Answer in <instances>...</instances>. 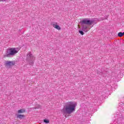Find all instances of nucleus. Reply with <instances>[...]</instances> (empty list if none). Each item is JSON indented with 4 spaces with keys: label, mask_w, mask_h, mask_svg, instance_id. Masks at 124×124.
Here are the masks:
<instances>
[{
    "label": "nucleus",
    "mask_w": 124,
    "mask_h": 124,
    "mask_svg": "<svg viewBox=\"0 0 124 124\" xmlns=\"http://www.w3.org/2000/svg\"><path fill=\"white\" fill-rule=\"evenodd\" d=\"M79 32L80 34H81V35H84V32H83V31H79Z\"/></svg>",
    "instance_id": "f8f14e48"
},
{
    "label": "nucleus",
    "mask_w": 124,
    "mask_h": 124,
    "mask_svg": "<svg viewBox=\"0 0 124 124\" xmlns=\"http://www.w3.org/2000/svg\"><path fill=\"white\" fill-rule=\"evenodd\" d=\"M36 108L39 109V108H40V105H38V106L36 107Z\"/></svg>",
    "instance_id": "ddd939ff"
},
{
    "label": "nucleus",
    "mask_w": 124,
    "mask_h": 124,
    "mask_svg": "<svg viewBox=\"0 0 124 124\" xmlns=\"http://www.w3.org/2000/svg\"><path fill=\"white\" fill-rule=\"evenodd\" d=\"M5 64L8 66H13L15 64V62L14 61H6Z\"/></svg>",
    "instance_id": "39448f33"
},
{
    "label": "nucleus",
    "mask_w": 124,
    "mask_h": 124,
    "mask_svg": "<svg viewBox=\"0 0 124 124\" xmlns=\"http://www.w3.org/2000/svg\"><path fill=\"white\" fill-rule=\"evenodd\" d=\"M17 53H18V50H16V48H11L6 50V57L11 58V57L15 56Z\"/></svg>",
    "instance_id": "f03ea898"
},
{
    "label": "nucleus",
    "mask_w": 124,
    "mask_h": 124,
    "mask_svg": "<svg viewBox=\"0 0 124 124\" xmlns=\"http://www.w3.org/2000/svg\"><path fill=\"white\" fill-rule=\"evenodd\" d=\"M44 123H45V124H49V120L46 119H44Z\"/></svg>",
    "instance_id": "9b49d317"
},
{
    "label": "nucleus",
    "mask_w": 124,
    "mask_h": 124,
    "mask_svg": "<svg viewBox=\"0 0 124 124\" xmlns=\"http://www.w3.org/2000/svg\"><path fill=\"white\" fill-rule=\"evenodd\" d=\"M24 117L25 115L22 114H18L17 115V118H18V119H20V120H21V119H23V118H24Z\"/></svg>",
    "instance_id": "1a4fd4ad"
},
{
    "label": "nucleus",
    "mask_w": 124,
    "mask_h": 124,
    "mask_svg": "<svg viewBox=\"0 0 124 124\" xmlns=\"http://www.w3.org/2000/svg\"><path fill=\"white\" fill-rule=\"evenodd\" d=\"M34 60H35V57H34L31 52L27 54V61L29 62V64L31 66H32L33 63H34Z\"/></svg>",
    "instance_id": "7ed1b4c3"
},
{
    "label": "nucleus",
    "mask_w": 124,
    "mask_h": 124,
    "mask_svg": "<svg viewBox=\"0 0 124 124\" xmlns=\"http://www.w3.org/2000/svg\"><path fill=\"white\" fill-rule=\"evenodd\" d=\"M118 36H119V37H123V36H124V35L123 34V32H119L118 33Z\"/></svg>",
    "instance_id": "9d476101"
},
{
    "label": "nucleus",
    "mask_w": 124,
    "mask_h": 124,
    "mask_svg": "<svg viewBox=\"0 0 124 124\" xmlns=\"http://www.w3.org/2000/svg\"><path fill=\"white\" fill-rule=\"evenodd\" d=\"M57 24V23L53 24V27L55 28V29H56V30H58L59 31H60V30H61V27H60V26H59Z\"/></svg>",
    "instance_id": "0eeeda50"
},
{
    "label": "nucleus",
    "mask_w": 124,
    "mask_h": 124,
    "mask_svg": "<svg viewBox=\"0 0 124 124\" xmlns=\"http://www.w3.org/2000/svg\"><path fill=\"white\" fill-rule=\"evenodd\" d=\"M77 106V103L75 102H68L65 107L61 110L63 115H70L75 111V108Z\"/></svg>",
    "instance_id": "f257e3e1"
},
{
    "label": "nucleus",
    "mask_w": 124,
    "mask_h": 124,
    "mask_svg": "<svg viewBox=\"0 0 124 124\" xmlns=\"http://www.w3.org/2000/svg\"><path fill=\"white\" fill-rule=\"evenodd\" d=\"M2 1H6V0H2Z\"/></svg>",
    "instance_id": "4468645a"
},
{
    "label": "nucleus",
    "mask_w": 124,
    "mask_h": 124,
    "mask_svg": "<svg viewBox=\"0 0 124 124\" xmlns=\"http://www.w3.org/2000/svg\"><path fill=\"white\" fill-rule=\"evenodd\" d=\"M26 112V110L24 109H21L18 110V114H21L22 113H25Z\"/></svg>",
    "instance_id": "6e6552de"
},
{
    "label": "nucleus",
    "mask_w": 124,
    "mask_h": 124,
    "mask_svg": "<svg viewBox=\"0 0 124 124\" xmlns=\"http://www.w3.org/2000/svg\"><path fill=\"white\" fill-rule=\"evenodd\" d=\"M94 23V20H90V18H84L80 21V24L81 25H88V26H91Z\"/></svg>",
    "instance_id": "20e7f679"
},
{
    "label": "nucleus",
    "mask_w": 124,
    "mask_h": 124,
    "mask_svg": "<svg viewBox=\"0 0 124 124\" xmlns=\"http://www.w3.org/2000/svg\"><path fill=\"white\" fill-rule=\"evenodd\" d=\"M82 30L83 31H85V32H87L88 31V29L89 28V26L82 25Z\"/></svg>",
    "instance_id": "423d86ee"
}]
</instances>
